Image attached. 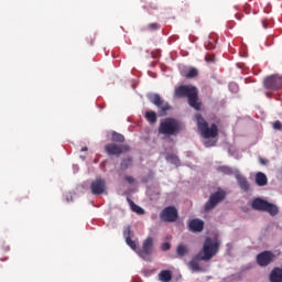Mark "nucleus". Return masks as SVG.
<instances>
[{"label": "nucleus", "instance_id": "1", "mask_svg": "<svg viewBox=\"0 0 282 282\" xmlns=\"http://www.w3.org/2000/svg\"><path fill=\"white\" fill-rule=\"evenodd\" d=\"M174 96L175 98H187L189 107L196 111L202 109V102H199V93L195 86L181 85L175 88Z\"/></svg>", "mask_w": 282, "mask_h": 282}, {"label": "nucleus", "instance_id": "2", "mask_svg": "<svg viewBox=\"0 0 282 282\" xmlns=\"http://www.w3.org/2000/svg\"><path fill=\"white\" fill-rule=\"evenodd\" d=\"M221 242L219 240H213L212 238H206L203 245V249L195 257L196 261H210L213 257L219 252V247Z\"/></svg>", "mask_w": 282, "mask_h": 282}, {"label": "nucleus", "instance_id": "3", "mask_svg": "<svg viewBox=\"0 0 282 282\" xmlns=\"http://www.w3.org/2000/svg\"><path fill=\"white\" fill-rule=\"evenodd\" d=\"M198 131H200L202 138L209 139V138H217L219 135V128L213 123L210 128L208 127V121L204 119L202 113H196L195 116Z\"/></svg>", "mask_w": 282, "mask_h": 282}, {"label": "nucleus", "instance_id": "4", "mask_svg": "<svg viewBox=\"0 0 282 282\" xmlns=\"http://www.w3.org/2000/svg\"><path fill=\"white\" fill-rule=\"evenodd\" d=\"M161 135H180L182 133V123L174 118H166L159 126Z\"/></svg>", "mask_w": 282, "mask_h": 282}, {"label": "nucleus", "instance_id": "5", "mask_svg": "<svg viewBox=\"0 0 282 282\" xmlns=\"http://www.w3.org/2000/svg\"><path fill=\"white\" fill-rule=\"evenodd\" d=\"M251 207L253 208V210L269 213L271 217H276V215H279V207L261 197L254 198L252 200Z\"/></svg>", "mask_w": 282, "mask_h": 282}, {"label": "nucleus", "instance_id": "6", "mask_svg": "<svg viewBox=\"0 0 282 282\" xmlns=\"http://www.w3.org/2000/svg\"><path fill=\"white\" fill-rule=\"evenodd\" d=\"M263 87L268 89L265 93L267 98H272V91H278L282 87V77L279 75L267 76L263 79Z\"/></svg>", "mask_w": 282, "mask_h": 282}, {"label": "nucleus", "instance_id": "7", "mask_svg": "<svg viewBox=\"0 0 282 282\" xmlns=\"http://www.w3.org/2000/svg\"><path fill=\"white\" fill-rule=\"evenodd\" d=\"M225 199H226V192L223 189H218L216 193L209 196L208 202L204 206L205 213H210V210H214V208H217V205L220 204V202H224Z\"/></svg>", "mask_w": 282, "mask_h": 282}, {"label": "nucleus", "instance_id": "8", "mask_svg": "<svg viewBox=\"0 0 282 282\" xmlns=\"http://www.w3.org/2000/svg\"><path fill=\"white\" fill-rule=\"evenodd\" d=\"M148 100H150L152 105H155V107L160 109V116H166V111H171V105L164 101L159 94H148Z\"/></svg>", "mask_w": 282, "mask_h": 282}, {"label": "nucleus", "instance_id": "9", "mask_svg": "<svg viewBox=\"0 0 282 282\" xmlns=\"http://www.w3.org/2000/svg\"><path fill=\"white\" fill-rule=\"evenodd\" d=\"M180 217L177 213V208L175 206H167L160 213V219L161 221H165L167 224H173L177 221V218Z\"/></svg>", "mask_w": 282, "mask_h": 282}, {"label": "nucleus", "instance_id": "10", "mask_svg": "<svg viewBox=\"0 0 282 282\" xmlns=\"http://www.w3.org/2000/svg\"><path fill=\"white\" fill-rule=\"evenodd\" d=\"M105 152L110 158H120L121 153H126V151H129V145H120L118 143H107L105 145Z\"/></svg>", "mask_w": 282, "mask_h": 282}, {"label": "nucleus", "instance_id": "11", "mask_svg": "<svg viewBox=\"0 0 282 282\" xmlns=\"http://www.w3.org/2000/svg\"><path fill=\"white\" fill-rule=\"evenodd\" d=\"M256 261L260 268H268L274 261V254L270 250L262 251L257 256Z\"/></svg>", "mask_w": 282, "mask_h": 282}, {"label": "nucleus", "instance_id": "12", "mask_svg": "<svg viewBox=\"0 0 282 282\" xmlns=\"http://www.w3.org/2000/svg\"><path fill=\"white\" fill-rule=\"evenodd\" d=\"M93 195H102L107 191V182L104 178H96L90 185Z\"/></svg>", "mask_w": 282, "mask_h": 282}, {"label": "nucleus", "instance_id": "13", "mask_svg": "<svg viewBox=\"0 0 282 282\" xmlns=\"http://www.w3.org/2000/svg\"><path fill=\"white\" fill-rule=\"evenodd\" d=\"M187 228L189 232H202L204 230V220L194 218L188 221Z\"/></svg>", "mask_w": 282, "mask_h": 282}, {"label": "nucleus", "instance_id": "14", "mask_svg": "<svg viewBox=\"0 0 282 282\" xmlns=\"http://www.w3.org/2000/svg\"><path fill=\"white\" fill-rule=\"evenodd\" d=\"M140 257H149L150 254H153V238L148 237L142 245V250L139 252Z\"/></svg>", "mask_w": 282, "mask_h": 282}, {"label": "nucleus", "instance_id": "15", "mask_svg": "<svg viewBox=\"0 0 282 282\" xmlns=\"http://www.w3.org/2000/svg\"><path fill=\"white\" fill-rule=\"evenodd\" d=\"M236 180H237L238 186H240L241 191H243L245 193H248V191H250V183L248 182V178H246L241 174H237Z\"/></svg>", "mask_w": 282, "mask_h": 282}, {"label": "nucleus", "instance_id": "16", "mask_svg": "<svg viewBox=\"0 0 282 282\" xmlns=\"http://www.w3.org/2000/svg\"><path fill=\"white\" fill-rule=\"evenodd\" d=\"M270 281L271 282H282V269L274 268L270 273Z\"/></svg>", "mask_w": 282, "mask_h": 282}, {"label": "nucleus", "instance_id": "17", "mask_svg": "<svg viewBox=\"0 0 282 282\" xmlns=\"http://www.w3.org/2000/svg\"><path fill=\"white\" fill-rule=\"evenodd\" d=\"M256 184H257V186H267L268 185V176L263 172H258L256 174Z\"/></svg>", "mask_w": 282, "mask_h": 282}, {"label": "nucleus", "instance_id": "18", "mask_svg": "<svg viewBox=\"0 0 282 282\" xmlns=\"http://www.w3.org/2000/svg\"><path fill=\"white\" fill-rule=\"evenodd\" d=\"M173 280V272L171 270H162L159 273V281L161 282H170Z\"/></svg>", "mask_w": 282, "mask_h": 282}, {"label": "nucleus", "instance_id": "19", "mask_svg": "<svg viewBox=\"0 0 282 282\" xmlns=\"http://www.w3.org/2000/svg\"><path fill=\"white\" fill-rule=\"evenodd\" d=\"M128 204L130 205L131 212L137 213V215H144V209L138 206L133 200L128 198Z\"/></svg>", "mask_w": 282, "mask_h": 282}, {"label": "nucleus", "instance_id": "20", "mask_svg": "<svg viewBox=\"0 0 282 282\" xmlns=\"http://www.w3.org/2000/svg\"><path fill=\"white\" fill-rule=\"evenodd\" d=\"M132 165H133V158L128 156V158L121 160L120 169H121V171H127V169H129Z\"/></svg>", "mask_w": 282, "mask_h": 282}, {"label": "nucleus", "instance_id": "21", "mask_svg": "<svg viewBox=\"0 0 282 282\" xmlns=\"http://www.w3.org/2000/svg\"><path fill=\"white\" fill-rule=\"evenodd\" d=\"M145 119L150 124H155V122H158V113H155V111H147Z\"/></svg>", "mask_w": 282, "mask_h": 282}, {"label": "nucleus", "instance_id": "22", "mask_svg": "<svg viewBox=\"0 0 282 282\" xmlns=\"http://www.w3.org/2000/svg\"><path fill=\"white\" fill-rule=\"evenodd\" d=\"M176 254H178V257H185V254H188V247L185 245H178L176 248Z\"/></svg>", "mask_w": 282, "mask_h": 282}, {"label": "nucleus", "instance_id": "23", "mask_svg": "<svg viewBox=\"0 0 282 282\" xmlns=\"http://www.w3.org/2000/svg\"><path fill=\"white\" fill-rule=\"evenodd\" d=\"M199 76V70L197 68L192 67L185 74V78H197Z\"/></svg>", "mask_w": 282, "mask_h": 282}, {"label": "nucleus", "instance_id": "24", "mask_svg": "<svg viewBox=\"0 0 282 282\" xmlns=\"http://www.w3.org/2000/svg\"><path fill=\"white\" fill-rule=\"evenodd\" d=\"M111 140H112V142L122 143V142H124V135L113 131L111 133Z\"/></svg>", "mask_w": 282, "mask_h": 282}, {"label": "nucleus", "instance_id": "25", "mask_svg": "<svg viewBox=\"0 0 282 282\" xmlns=\"http://www.w3.org/2000/svg\"><path fill=\"white\" fill-rule=\"evenodd\" d=\"M218 171L220 173H224V175H232V169L230 166H226V165L219 166Z\"/></svg>", "mask_w": 282, "mask_h": 282}, {"label": "nucleus", "instance_id": "26", "mask_svg": "<svg viewBox=\"0 0 282 282\" xmlns=\"http://www.w3.org/2000/svg\"><path fill=\"white\" fill-rule=\"evenodd\" d=\"M126 243H127V246H129V248H131L132 250H138V243H135V241L132 240L131 238L126 239Z\"/></svg>", "mask_w": 282, "mask_h": 282}, {"label": "nucleus", "instance_id": "27", "mask_svg": "<svg viewBox=\"0 0 282 282\" xmlns=\"http://www.w3.org/2000/svg\"><path fill=\"white\" fill-rule=\"evenodd\" d=\"M189 268H192L194 270V272H199V270H200L199 263L195 260H192L189 262Z\"/></svg>", "mask_w": 282, "mask_h": 282}, {"label": "nucleus", "instance_id": "28", "mask_svg": "<svg viewBox=\"0 0 282 282\" xmlns=\"http://www.w3.org/2000/svg\"><path fill=\"white\" fill-rule=\"evenodd\" d=\"M148 30H150V32H155L156 30H160V24L158 23H150L148 24Z\"/></svg>", "mask_w": 282, "mask_h": 282}, {"label": "nucleus", "instance_id": "29", "mask_svg": "<svg viewBox=\"0 0 282 282\" xmlns=\"http://www.w3.org/2000/svg\"><path fill=\"white\" fill-rule=\"evenodd\" d=\"M123 237L124 239H131V227H126L124 230H123Z\"/></svg>", "mask_w": 282, "mask_h": 282}, {"label": "nucleus", "instance_id": "30", "mask_svg": "<svg viewBox=\"0 0 282 282\" xmlns=\"http://www.w3.org/2000/svg\"><path fill=\"white\" fill-rule=\"evenodd\" d=\"M161 250H163V252H166L167 250H171V243H169V242L162 243Z\"/></svg>", "mask_w": 282, "mask_h": 282}, {"label": "nucleus", "instance_id": "31", "mask_svg": "<svg viewBox=\"0 0 282 282\" xmlns=\"http://www.w3.org/2000/svg\"><path fill=\"white\" fill-rule=\"evenodd\" d=\"M273 129L278 130V131H281L282 130V123L281 121H275L273 123Z\"/></svg>", "mask_w": 282, "mask_h": 282}, {"label": "nucleus", "instance_id": "32", "mask_svg": "<svg viewBox=\"0 0 282 282\" xmlns=\"http://www.w3.org/2000/svg\"><path fill=\"white\" fill-rule=\"evenodd\" d=\"M205 59L207 61V63H215V55H207Z\"/></svg>", "mask_w": 282, "mask_h": 282}, {"label": "nucleus", "instance_id": "33", "mask_svg": "<svg viewBox=\"0 0 282 282\" xmlns=\"http://www.w3.org/2000/svg\"><path fill=\"white\" fill-rule=\"evenodd\" d=\"M124 180L126 182H128V184H133V182H135V178H133V176H126Z\"/></svg>", "mask_w": 282, "mask_h": 282}, {"label": "nucleus", "instance_id": "34", "mask_svg": "<svg viewBox=\"0 0 282 282\" xmlns=\"http://www.w3.org/2000/svg\"><path fill=\"white\" fill-rule=\"evenodd\" d=\"M204 145L208 149L210 147H215V142H213V141H205Z\"/></svg>", "mask_w": 282, "mask_h": 282}, {"label": "nucleus", "instance_id": "35", "mask_svg": "<svg viewBox=\"0 0 282 282\" xmlns=\"http://www.w3.org/2000/svg\"><path fill=\"white\" fill-rule=\"evenodd\" d=\"M259 162L262 166H265L268 164V160L263 159V158H259Z\"/></svg>", "mask_w": 282, "mask_h": 282}, {"label": "nucleus", "instance_id": "36", "mask_svg": "<svg viewBox=\"0 0 282 282\" xmlns=\"http://www.w3.org/2000/svg\"><path fill=\"white\" fill-rule=\"evenodd\" d=\"M172 158V160L174 161V164H177L180 162V159H177V156H169Z\"/></svg>", "mask_w": 282, "mask_h": 282}, {"label": "nucleus", "instance_id": "37", "mask_svg": "<svg viewBox=\"0 0 282 282\" xmlns=\"http://www.w3.org/2000/svg\"><path fill=\"white\" fill-rule=\"evenodd\" d=\"M73 200H74V198L72 196L66 197V202H73Z\"/></svg>", "mask_w": 282, "mask_h": 282}, {"label": "nucleus", "instance_id": "38", "mask_svg": "<svg viewBox=\"0 0 282 282\" xmlns=\"http://www.w3.org/2000/svg\"><path fill=\"white\" fill-rule=\"evenodd\" d=\"M88 149H87V147H85V148H82V151H87Z\"/></svg>", "mask_w": 282, "mask_h": 282}, {"label": "nucleus", "instance_id": "39", "mask_svg": "<svg viewBox=\"0 0 282 282\" xmlns=\"http://www.w3.org/2000/svg\"><path fill=\"white\" fill-rule=\"evenodd\" d=\"M90 45H94V41L91 40Z\"/></svg>", "mask_w": 282, "mask_h": 282}]
</instances>
